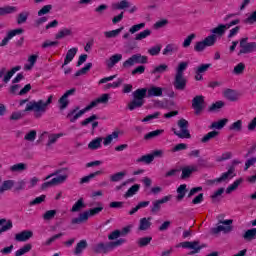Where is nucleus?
Instances as JSON below:
<instances>
[{
    "mask_svg": "<svg viewBox=\"0 0 256 256\" xmlns=\"http://www.w3.org/2000/svg\"><path fill=\"white\" fill-rule=\"evenodd\" d=\"M25 103H27L25 111L26 112L33 111L34 117H36V119H39L43 117L45 113H47V109H49L50 104L53 103V96L50 95L46 101L45 100L29 101L28 99L20 100L19 102L20 107H23Z\"/></svg>",
    "mask_w": 256,
    "mask_h": 256,
    "instance_id": "f257e3e1",
    "label": "nucleus"
},
{
    "mask_svg": "<svg viewBox=\"0 0 256 256\" xmlns=\"http://www.w3.org/2000/svg\"><path fill=\"white\" fill-rule=\"evenodd\" d=\"M51 181L45 182L42 184V189H47V187H53L55 185H61L65 183L69 177V168H62L57 170L55 173L46 177V179H51V177L55 176Z\"/></svg>",
    "mask_w": 256,
    "mask_h": 256,
    "instance_id": "f03ea898",
    "label": "nucleus"
},
{
    "mask_svg": "<svg viewBox=\"0 0 256 256\" xmlns=\"http://www.w3.org/2000/svg\"><path fill=\"white\" fill-rule=\"evenodd\" d=\"M133 100L129 102L128 109L135 111L145 105V97H147V88H138L132 94Z\"/></svg>",
    "mask_w": 256,
    "mask_h": 256,
    "instance_id": "7ed1b4c3",
    "label": "nucleus"
},
{
    "mask_svg": "<svg viewBox=\"0 0 256 256\" xmlns=\"http://www.w3.org/2000/svg\"><path fill=\"white\" fill-rule=\"evenodd\" d=\"M178 127L179 129H181V132L177 131V129L175 128H172L174 135H176L180 139H191V133L187 129V127H189V122L187 120L180 119L178 121Z\"/></svg>",
    "mask_w": 256,
    "mask_h": 256,
    "instance_id": "20e7f679",
    "label": "nucleus"
},
{
    "mask_svg": "<svg viewBox=\"0 0 256 256\" xmlns=\"http://www.w3.org/2000/svg\"><path fill=\"white\" fill-rule=\"evenodd\" d=\"M199 167H205V160L199 159L198 164H193L182 168L181 179H189L192 173H197V171H199Z\"/></svg>",
    "mask_w": 256,
    "mask_h": 256,
    "instance_id": "39448f33",
    "label": "nucleus"
},
{
    "mask_svg": "<svg viewBox=\"0 0 256 256\" xmlns=\"http://www.w3.org/2000/svg\"><path fill=\"white\" fill-rule=\"evenodd\" d=\"M239 23H241V20L235 19L227 24H219L216 28L211 30V33H212V35H216V37H223V35H225V31H227V29H231V27H233L235 25H239Z\"/></svg>",
    "mask_w": 256,
    "mask_h": 256,
    "instance_id": "423d86ee",
    "label": "nucleus"
},
{
    "mask_svg": "<svg viewBox=\"0 0 256 256\" xmlns=\"http://www.w3.org/2000/svg\"><path fill=\"white\" fill-rule=\"evenodd\" d=\"M112 7L113 9H116L118 11L128 9V13H130L131 15L139 11V8L136 5H133L129 0H121L119 2H116L112 4Z\"/></svg>",
    "mask_w": 256,
    "mask_h": 256,
    "instance_id": "0eeeda50",
    "label": "nucleus"
},
{
    "mask_svg": "<svg viewBox=\"0 0 256 256\" xmlns=\"http://www.w3.org/2000/svg\"><path fill=\"white\" fill-rule=\"evenodd\" d=\"M233 220L229 219V220H223L220 221V225H218L215 228H212V233H214V235H217L218 233H231V231H233Z\"/></svg>",
    "mask_w": 256,
    "mask_h": 256,
    "instance_id": "6e6552de",
    "label": "nucleus"
},
{
    "mask_svg": "<svg viewBox=\"0 0 256 256\" xmlns=\"http://www.w3.org/2000/svg\"><path fill=\"white\" fill-rule=\"evenodd\" d=\"M89 106H86L84 109L79 110V107H76L72 110H70L67 114V119H69L70 123H75L77 119H80V117H83L85 113L89 112Z\"/></svg>",
    "mask_w": 256,
    "mask_h": 256,
    "instance_id": "1a4fd4ad",
    "label": "nucleus"
},
{
    "mask_svg": "<svg viewBox=\"0 0 256 256\" xmlns=\"http://www.w3.org/2000/svg\"><path fill=\"white\" fill-rule=\"evenodd\" d=\"M17 71H21V66H15L10 71H7V68L2 67L0 68V79H2L3 83H8Z\"/></svg>",
    "mask_w": 256,
    "mask_h": 256,
    "instance_id": "9d476101",
    "label": "nucleus"
},
{
    "mask_svg": "<svg viewBox=\"0 0 256 256\" xmlns=\"http://www.w3.org/2000/svg\"><path fill=\"white\" fill-rule=\"evenodd\" d=\"M240 51L239 55L247 54V53H253L256 51V42H247V38H243L240 41Z\"/></svg>",
    "mask_w": 256,
    "mask_h": 256,
    "instance_id": "9b49d317",
    "label": "nucleus"
},
{
    "mask_svg": "<svg viewBox=\"0 0 256 256\" xmlns=\"http://www.w3.org/2000/svg\"><path fill=\"white\" fill-rule=\"evenodd\" d=\"M178 247H182L183 249H191L190 255H195V253H199L203 247L199 243V241H193V242H182L178 245Z\"/></svg>",
    "mask_w": 256,
    "mask_h": 256,
    "instance_id": "f8f14e48",
    "label": "nucleus"
},
{
    "mask_svg": "<svg viewBox=\"0 0 256 256\" xmlns=\"http://www.w3.org/2000/svg\"><path fill=\"white\" fill-rule=\"evenodd\" d=\"M24 33L23 28H18V29H14L11 30L7 33V36L2 39L1 43H0V47H5L6 45L9 44V41L13 39V37L17 36V35H21Z\"/></svg>",
    "mask_w": 256,
    "mask_h": 256,
    "instance_id": "ddd939ff",
    "label": "nucleus"
},
{
    "mask_svg": "<svg viewBox=\"0 0 256 256\" xmlns=\"http://www.w3.org/2000/svg\"><path fill=\"white\" fill-rule=\"evenodd\" d=\"M205 104V98L203 96H196L192 100V107L195 110L196 115H199L203 111V105Z\"/></svg>",
    "mask_w": 256,
    "mask_h": 256,
    "instance_id": "4468645a",
    "label": "nucleus"
},
{
    "mask_svg": "<svg viewBox=\"0 0 256 256\" xmlns=\"http://www.w3.org/2000/svg\"><path fill=\"white\" fill-rule=\"evenodd\" d=\"M75 93V88H72L65 92V94L58 100V103L60 105V109H67L69 106V96L73 95Z\"/></svg>",
    "mask_w": 256,
    "mask_h": 256,
    "instance_id": "2eb2a0df",
    "label": "nucleus"
},
{
    "mask_svg": "<svg viewBox=\"0 0 256 256\" xmlns=\"http://www.w3.org/2000/svg\"><path fill=\"white\" fill-rule=\"evenodd\" d=\"M185 87H187V79L185 76L176 74L174 79V88L177 89V91H185Z\"/></svg>",
    "mask_w": 256,
    "mask_h": 256,
    "instance_id": "dca6fc26",
    "label": "nucleus"
},
{
    "mask_svg": "<svg viewBox=\"0 0 256 256\" xmlns=\"http://www.w3.org/2000/svg\"><path fill=\"white\" fill-rule=\"evenodd\" d=\"M109 103V94H102L100 97L96 98L90 104L87 105L88 109H95L99 104H107Z\"/></svg>",
    "mask_w": 256,
    "mask_h": 256,
    "instance_id": "f3484780",
    "label": "nucleus"
},
{
    "mask_svg": "<svg viewBox=\"0 0 256 256\" xmlns=\"http://www.w3.org/2000/svg\"><path fill=\"white\" fill-rule=\"evenodd\" d=\"M123 59V54H113L112 56H110L106 61V67L108 69H113V67L116 66L117 63H119L121 60Z\"/></svg>",
    "mask_w": 256,
    "mask_h": 256,
    "instance_id": "a211bd4d",
    "label": "nucleus"
},
{
    "mask_svg": "<svg viewBox=\"0 0 256 256\" xmlns=\"http://www.w3.org/2000/svg\"><path fill=\"white\" fill-rule=\"evenodd\" d=\"M172 197L173 196L168 195V196H164L160 200L154 201L152 203V208H151L152 213H157L158 211H160L161 205H163V203H168V201H171Z\"/></svg>",
    "mask_w": 256,
    "mask_h": 256,
    "instance_id": "6ab92c4d",
    "label": "nucleus"
},
{
    "mask_svg": "<svg viewBox=\"0 0 256 256\" xmlns=\"http://www.w3.org/2000/svg\"><path fill=\"white\" fill-rule=\"evenodd\" d=\"M31 237H33V231L24 230L15 235V241H18L19 243H25V241H29V239H31Z\"/></svg>",
    "mask_w": 256,
    "mask_h": 256,
    "instance_id": "aec40b11",
    "label": "nucleus"
},
{
    "mask_svg": "<svg viewBox=\"0 0 256 256\" xmlns=\"http://www.w3.org/2000/svg\"><path fill=\"white\" fill-rule=\"evenodd\" d=\"M141 29H145V22H142L140 24L133 25L129 28V32H126L123 34V39H129L131 35H135V33H139Z\"/></svg>",
    "mask_w": 256,
    "mask_h": 256,
    "instance_id": "412c9836",
    "label": "nucleus"
},
{
    "mask_svg": "<svg viewBox=\"0 0 256 256\" xmlns=\"http://www.w3.org/2000/svg\"><path fill=\"white\" fill-rule=\"evenodd\" d=\"M223 97L228 101H239V93L233 89H225L223 91Z\"/></svg>",
    "mask_w": 256,
    "mask_h": 256,
    "instance_id": "4be33fe9",
    "label": "nucleus"
},
{
    "mask_svg": "<svg viewBox=\"0 0 256 256\" xmlns=\"http://www.w3.org/2000/svg\"><path fill=\"white\" fill-rule=\"evenodd\" d=\"M78 51H79V49L77 47L70 48L67 51L65 59H64V63L62 65V69H63V67H65V65H69V63H71V61H73V59H75V55H77Z\"/></svg>",
    "mask_w": 256,
    "mask_h": 256,
    "instance_id": "5701e85b",
    "label": "nucleus"
},
{
    "mask_svg": "<svg viewBox=\"0 0 256 256\" xmlns=\"http://www.w3.org/2000/svg\"><path fill=\"white\" fill-rule=\"evenodd\" d=\"M15 187V180H4L0 185V195L6 191H11Z\"/></svg>",
    "mask_w": 256,
    "mask_h": 256,
    "instance_id": "b1692460",
    "label": "nucleus"
},
{
    "mask_svg": "<svg viewBox=\"0 0 256 256\" xmlns=\"http://www.w3.org/2000/svg\"><path fill=\"white\" fill-rule=\"evenodd\" d=\"M163 88L157 86H151L147 89V97H162Z\"/></svg>",
    "mask_w": 256,
    "mask_h": 256,
    "instance_id": "393cba45",
    "label": "nucleus"
},
{
    "mask_svg": "<svg viewBox=\"0 0 256 256\" xmlns=\"http://www.w3.org/2000/svg\"><path fill=\"white\" fill-rule=\"evenodd\" d=\"M42 135H48V142H47V147H51V145H54V143H57L61 137H63V133H58V134H49L47 132H44Z\"/></svg>",
    "mask_w": 256,
    "mask_h": 256,
    "instance_id": "a878e982",
    "label": "nucleus"
},
{
    "mask_svg": "<svg viewBox=\"0 0 256 256\" xmlns=\"http://www.w3.org/2000/svg\"><path fill=\"white\" fill-rule=\"evenodd\" d=\"M151 219V217L141 218L138 226L139 231H147L148 229H151Z\"/></svg>",
    "mask_w": 256,
    "mask_h": 256,
    "instance_id": "bb28decb",
    "label": "nucleus"
},
{
    "mask_svg": "<svg viewBox=\"0 0 256 256\" xmlns=\"http://www.w3.org/2000/svg\"><path fill=\"white\" fill-rule=\"evenodd\" d=\"M177 51H179V45L170 43L166 45L162 53L163 55H173V53H177Z\"/></svg>",
    "mask_w": 256,
    "mask_h": 256,
    "instance_id": "cd10ccee",
    "label": "nucleus"
},
{
    "mask_svg": "<svg viewBox=\"0 0 256 256\" xmlns=\"http://www.w3.org/2000/svg\"><path fill=\"white\" fill-rule=\"evenodd\" d=\"M37 59H39V55L33 54L28 57V63L24 65L25 71H31L33 67H35V64L37 63Z\"/></svg>",
    "mask_w": 256,
    "mask_h": 256,
    "instance_id": "c85d7f7f",
    "label": "nucleus"
},
{
    "mask_svg": "<svg viewBox=\"0 0 256 256\" xmlns=\"http://www.w3.org/2000/svg\"><path fill=\"white\" fill-rule=\"evenodd\" d=\"M101 143H103V138L97 137L89 142L88 149H91V151H97V149H101Z\"/></svg>",
    "mask_w": 256,
    "mask_h": 256,
    "instance_id": "c756f323",
    "label": "nucleus"
},
{
    "mask_svg": "<svg viewBox=\"0 0 256 256\" xmlns=\"http://www.w3.org/2000/svg\"><path fill=\"white\" fill-rule=\"evenodd\" d=\"M114 139H119V132L114 131L110 135L106 136L105 138H102L104 147H107L113 143Z\"/></svg>",
    "mask_w": 256,
    "mask_h": 256,
    "instance_id": "7c9ffc66",
    "label": "nucleus"
},
{
    "mask_svg": "<svg viewBox=\"0 0 256 256\" xmlns=\"http://www.w3.org/2000/svg\"><path fill=\"white\" fill-rule=\"evenodd\" d=\"M165 133V130L163 129H157L151 132H148L145 136L144 139L145 141H151V139H157V137H160V135H163Z\"/></svg>",
    "mask_w": 256,
    "mask_h": 256,
    "instance_id": "2f4dec72",
    "label": "nucleus"
},
{
    "mask_svg": "<svg viewBox=\"0 0 256 256\" xmlns=\"http://www.w3.org/2000/svg\"><path fill=\"white\" fill-rule=\"evenodd\" d=\"M97 120V115L93 114L92 116L86 118L84 121L81 122V125L83 127L89 125V123H92V129H97L99 126V122L95 121Z\"/></svg>",
    "mask_w": 256,
    "mask_h": 256,
    "instance_id": "473e14b6",
    "label": "nucleus"
},
{
    "mask_svg": "<svg viewBox=\"0 0 256 256\" xmlns=\"http://www.w3.org/2000/svg\"><path fill=\"white\" fill-rule=\"evenodd\" d=\"M0 235L1 233H5V231H9V229H13V222L11 220L0 219Z\"/></svg>",
    "mask_w": 256,
    "mask_h": 256,
    "instance_id": "72a5a7b5",
    "label": "nucleus"
},
{
    "mask_svg": "<svg viewBox=\"0 0 256 256\" xmlns=\"http://www.w3.org/2000/svg\"><path fill=\"white\" fill-rule=\"evenodd\" d=\"M123 29H124L123 27H120L115 30L105 31L104 37H106V39H115V37H119V35L121 34V31H123Z\"/></svg>",
    "mask_w": 256,
    "mask_h": 256,
    "instance_id": "f704fd0d",
    "label": "nucleus"
},
{
    "mask_svg": "<svg viewBox=\"0 0 256 256\" xmlns=\"http://www.w3.org/2000/svg\"><path fill=\"white\" fill-rule=\"evenodd\" d=\"M229 131H235L241 133L243 131V120H237L229 126Z\"/></svg>",
    "mask_w": 256,
    "mask_h": 256,
    "instance_id": "c9c22d12",
    "label": "nucleus"
},
{
    "mask_svg": "<svg viewBox=\"0 0 256 256\" xmlns=\"http://www.w3.org/2000/svg\"><path fill=\"white\" fill-rule=\"evenodd\" d=\"M87 221H89V218H87V214H85V212H83V213L79 214V217L73 218L71 220V223H72V225H81V223H85Z\"/></svg>",
    "mask_w": 256,
    "mask_h": 256,
    "instance_id": "e433bc0d",
    "label": "nucleus"
},
{
    "mask_svg": "<svg viewBox=\"0 0 256 256\" xmlns=\"http://www.w3.org/2000/svg\"><path fill=\"white\" fill-rule=\"evenodd\" d=\"M73 35V30L71 28H64L61 29L57 34H56V39H64V37H71Z\"/></svg>",
    "mask_w": 256,
    "mask_h": 256,
    "instance_id": "4c0bfd02",
    "label": "nucleus"
},
{
    "mask_svg": "<svg viewBox=\"0 0 256 256\" xmlns=\"http://www.w3.org/2000/svg\"><path fill=\"white\" fill-rule=\"evenodd\" d=\"M26 170H27V164L25 163L14 164L10 167V171L12 173H22V171H26Z\"/></svg>",
    "mask_w": 256,
    "mask_h": 256,
    "instance_id": "58836bf2",
    "label": "nucleus"
},
{
    "mask_svg": "<svg viewBox=\"0 0 256 256\" xmlns=\"http://www.w3.org/2000/svg\"><path fill=\"white\" fill-rule=\"evenodd\" d=\"M139 189H141V185L135 184L132 187L128 189V191L125 193L124 197L128 199V197H133V195H137L139 192Z\"/></svg>",
    "mask_w": 256,
    "mask_h": 256,
    "instance_id": "ea45409f",
    "label": "nucleus"
},
{
    "mask_svg": "<svg viewBox=\"0 0 256 256\" xmlns=\"http://www.w3.org/2000/svg\"><path fill=\"white\" fill-rule=\"evenodd\" d=\"M243 183V178H239L235 180L230 186L227 187L226 193L229 195L233 193V191H236V189Z\"/></svg>",
    "mask_w": 256,
    "mask_h": 256,
    "instance_id": "a19ab883",
    "label": "nucleus"
},
{
    "mask_svg": "<svg viewBox=\"0 0 256 256\" xmlns=\"http://www.w3.org/2000/svg\"><path fill=\"white\" fill-rule=\"evenodd\" d=\"M31 249H33V246L31 244H25L23 247L15 252V256L27 255V253H29Z\"/></svg>",
    "mask_w": 256,
    "mask_h": 256,
    "instance_id": "79ce46f5",
    "label": "nucleus"
},
{
    "mask_svg": "<svg viewBox=\"0 0 256 256\" xmlns=\"http://www.w3.org/2000/svg\"><path fill=\"white\" fill-rule=\"evenodd\" d=\"M109 249H111V247H109V244H105V243H98L94 247L95 253H107V251H109Z\"/></svg>",
    "mask_w": 256,
    "mask_h": 256,
    "instance_id": "37998d69",
    "label": "nucleus"
},
{
    "mask_svg": "<svg viewBox=\"0 0 256 256\" xmlns=\"http://www.w3.org/2000/svg\"><path fill=\"white\" fill-rule=\"evenodd\" d=\"M177 199L178 201H182L185 198V194L187 193V184H181L178 188H177Z\"/></svg>",
    "mask_w": 256,
    "mask_h": 256,
    "instance_id": "c03bdc74",
    "label": "nucleus"
},
{
    "mask_svg": "<svg viewBox=\"0 0 256 256\" xmlns=\"http://www.w3.org/2000/svg\"><path fill=\"white\" fill-rule=\"evenodd\" d=\"M203 41H204V45H206V47H213V45H215V43H217V35L211 34L208 37H206Z\"/></svg>",
    "mask_w": 256,
    "mask_h": 256,
    "instance_id": "a18cd8bd",
    "label": "nucleus"
},
{
    "mask_svg": "<svg viewBox=\"0 0 256 256\" xmlns=\"http://www.w3.org/2000/svg\"><path fill=\"white\" fill-rule=\"evenodd\" d=\"M103 211V206H99L96 208L89 209L85 211L84 213L87 215V218L89 219L90 217H95V215H99Z\"/></svg>",
    "mask_w": 256,
    "mask_h": 256,
    "instance_id": "49530a36",
    "label": "nucleus"
},
{
    "mask_svg": "<svg viewBox=\"0 0 256 256\" xmlns=\"http://www.w3.org/2000/svg\"><path fill=\"white\" fill-rule=\"evenodd\" d=\"M243 238L246 241H253V239H256V228H252V229L247 230L244 233Z\"/></svg>",
    "mask_w": 256,
    "mask_h": 256,
    "instance_id": "de8ad7c7",
    "label": "nucleus"
},
{
    "mask_svg": "<svg viewBox=\"0 0 256 256\" xmlns=\"http://www.w3.org/2000/svg\"><path fill=\"white\" fill-rule=\"evenodd\" d=\"M16 11H17V7H14V6L1 7L0 17H2V15H9L11 13H16Z\"/></svg>",
    "mask_w": 256,
    "mask_h": 256,
    "instance_id": "09e8293b",
    "label": "nucleus"
},
{
    "mask_svg": "<svg viewBox=\"0 0 256 256\" xmlns=\"http://www.w3.org/2000/svg\"><path fill=\"white\" fill-rule=\"evenodd\" d=\"M217 135H219V132L217 131L208 132L206 135L202 137L201 143H209V141H211V139H215Z\"/></svg>",
    "mask_w": 256,
    "mask_h": 256,
    "instance_id": "8fccbe9b",
    "label": "nucleus"
},
{
    "mask_svg": "<svg viewBox=\"0 0 256 256\" xmlns=\"http://www.w3.org/2000/svg\"><path fill=\"white\" fill-rule=\"evenodd\" d=\"M187 67H189L188 62H180L176 68V75L184 76V73L187 70Z\"/></svg>",
    "mask_w": 256,
    "mask_h": 256,
    "instance_id": "3c124183",
    "label": "nucleus"
},
{
    "mask_svg": "<svg viewBox=\"0 0 256 256\" xmlns=\"http://www.w3.org/2000/svg\"><path fill=\"white\" fill-rule=\"evenodd\" d=\"M154 159L152 154L143 155L140 158L136 160V163H146V165H149L153 163Z\"/></svg>",
    "mask_w": 256,
    "mask_h": 256,
    "instance_id": "603ef678",
    "label": "nucleus"
},
{
    "mask_svg": "<svg viewBox=\"0 0 256 256\" xmlns=\"http://www.w3.org/2000/svg\"><path fill=\"white\" fill-rule=\"evenodd\" d=\"M227 123H229V120L227 118H224L217 122H213L210 128L211 129H223V127H225V125H227Z\"/></svg>",
    "mask_w": 256,
    "mask_h": 256,
    "instance_id": "864d4df0",
    "label": "nucleus"
},
{
    "mask_svg": "<svg viewBox=\"0 0 256 256\" xmlns=\"http://www.w3.org/2000/svg\"><path fill=\"white\" fill-rule=\"evenodd\" d=\"M150 36H151V30L146 29L135 35V41H143V39H147V37H150Z\"/></svg>",
    "mask_w": 256,
    "mask_h": 256,
    "instance_id": "5fc2aeb1",
    "label": "nucleus"
},
{
    "mask_svg": "<svg viewBox=\"0 0 256 256\" xmlns=\"http://www.w3.org/2000/svg\"><path fill=\"white\" fill-rule=\"evenodd\" d=\"M27 19H29V12L28 11L21 12L20 14H18L17 24L23 25V23H27Z\"/></svg>",
    "mask_w": 256,
    "mask_h": 256,
    "instance_id": "6e6d98bb",
    "label": "nucleus"
},
{
    "mask_svg": "<svg viewBox=\"0 0 256 256\" xmlns=\"http://www.w3.org/2000/svg\"><path fill=\"white\" fill-rule=\"evenodd\" d=\"M81 209H85V203H83V198H80L73 206H72V213H77L81 211Z\"/></svg>",
    "mask_w": 256,
    "mask_h": 256,
    "instance_id": "4d7b16f0",
    "label": "nucleus"
},
{
    "mask_svg": "<svg viewBox=\"0 0 256 256\" xmlns=\"http://www.w3.org/2000/svg\"><path fill=\"white\" fill-rule=\"evenodd\" d=\"M167 69H169V66L167 64H160L158 66H155L151 73L152 75H157V73H165Z\"/></svg>",
    "mask_w": 256,
    "mask_h": 256,
    "instance_id": "13d9d810",
    "label": "nucleus"
},
{
    "mask_svg": "<svg viewBox=\"0 0 256 256\" xmlns=\"http://www.w3.org/2000/svg\"><path fill=\"white\" fill-rule=\"evenodd\" d=\"M84 249H87V241L81 240L75 248V255H80V253H83Z\"/></svg>",
    "mask_w": 256,
    "mask_h": 256,
    "instance_id": "bf43d9fd",
    "label": "nucleus"
},
{
    "mask_svg": "<svg viewBox=\"0 0 256 256\" xmlns=\"http://www.w3.org/2000/svg\"><path fill=\"white\" fill-rule=\"evenodd\" d=\"M121 85H123V78H118L117 81L106 84L104 89H118Z\"/></svg>",
    "mask_w": 256,
    "mask_h": 256,
    "instance_id": "052dcab7",
    "label": "nucleus"
},
{
    "mask_svg": "<svg viewBox=\"0 0 256 256\" xmlns=\"http://www.w3.org/2000/svg\"><path fill=\"white\" fill-rule=\"evenodd\" d=\"M37 139V131L31 130L30 132L26 133L24 136V141H28V143H33Z\"/></svg>",
    "mask_w": 256,
    "mask_h": 256,
    "instance_id": "680f3d73",
    "label": "nucleus"
},
{
    "mask_svg": "<svg viewBox=\"0 0 256 256\" xmlns=\"http://www.w3.org/2000/svg\"><path fill=\"white\" fill-rule=\"evenodd\" d=\"M233 157L232 152H224L222 155L216 157L217 163H223V161H229Z\"/></svg>",
    "mask_w": 256,
    "mask_h": 256,
    "instance_id": "e2e57ef3",
    "label": "nucleus"
},
{
    "mask_svg": "<svg viewBox=\"0 0 256 256\" xmlns=\"http://www.w3.org/2000/svg\"><path fill=\"white\" fill-rule=\"evenodd\" d=\"M101 173H103L102 171H96L94 173L89 174L88 176H84L83 178H81L80 183H89V181H91V179H95V177H97V175H101Z\"/></svg>",
    "mask_w": 256,
    "mask_h": 256,
    "instance_id": "0e129e2a",
    "label": "nucleus"
},
{
    "mask_svg": "<svg viewBox=\"0 0 256 256\" xmlns=\"http://www.w3.org/2000/svg\"><path fill=\"white\" fill-rule=\"evenodd\" d=\"M55 215H57V210H47L42 217L44 221H52L55 219Z\"/></svg>",
    "mask_w": 256,
    "mask_h": 256,
    "instance_id": "69168bd1",
    "label": "nucleus"
},
{
    "mask_svg": "<svg viewBox=\"0 0 256 256\" xmlns=\"http://www.w3.org/2000/svg\"><path fill=\"white\" fill-rule=\"evenodd\" d=\"M125 175H127V173L117 172L116 174H113L110 176V181H112V183H117L119 181H122V179H123V177H125Z\"/></svg>",
    "mask_w": 256,
    "mask_h": 256,
    "instance_id": "338daca9",
    "label": "nucleus"
},
{
    "mask_svg": "<svg viewBox=\"0 0 256 256\" xmlns=\"http://www.w3.org/2000/svg\"><path fill=\"white\" fill-rule=\"evenodd\" d=\"M132 57L134 58V62L137 64H145L148 61L147 56H143L141 54H134L132 55Z\"/></svg>",
    "mask_w": 256,
    "mask_h": 256,
    "instance_id": "774afa93",
    "label": "nucleus"
}]
</instances>
